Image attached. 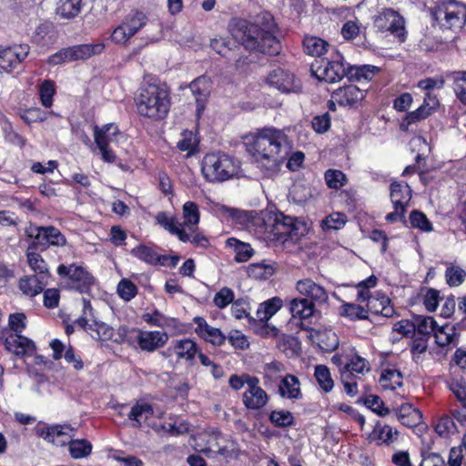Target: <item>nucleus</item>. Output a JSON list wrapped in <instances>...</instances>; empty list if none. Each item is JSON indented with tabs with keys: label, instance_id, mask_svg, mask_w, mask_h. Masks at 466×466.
Wrapping results in <instances>:
<instances>
[{
	"label": "nucleus",
	"instance_id": "1",
	"mask_svg": "<svg viewBox=\"0 0 466 466\" xmlns=\"http://www.w3.org/2000/svg\"><path fill=\"white\" fill-rule=\"evenodd\" d=\"M246 147L263 177H274L279 173L291 146L282 130L265 127L246 142Z\"/></svg>",
	"mask_w": 466,
	"mask_h": 466
},
{
	"label": "nucleus",
	"instance_id": "2",
	"mask_svg": "<svg viewBox=\"0 0 466 466\" xmlns=\"http://www.w3.org/2000/svg\"><path fill=\"white\" fill-rule=\"evenodd\" d=\"M228 31L246 49L270 56L278 55L280 51V42L276 35L278 26L268 12L258 14L253 22L233 18L228 24Z\"/></svg>",
	"mask_w": 466,
	"mask_h": 466
},
{
	"label": "nucleus",
	"instance_id": "3",
	"mask_svg": "<svg viewBox=\"0 0 466 466\" xmlns=\"http://www.w3.org/2000/svg\"><path fill=\"white\" fill-rule=\"evenodd\" d=\"M137 113L153 121L163 120L168 115L171 98L169 90L164 84L143 85L136 98Z\"/></svg>",
	"mask_w": 466,
	"mask_h": 466
},
{
	"label": "nucleus",
	"instance_id": "4",
	"mask_svg": "<svg viewBox=\"0 0 466 466\" xmlns=\"http://www.w3.org/2000/svg\"><path fill=\"white\" fill-rule=\"evenodd\" d=\"M239 168V162L236 158L222 152L206 154L201 165L205 179L213 183L233 178L238 176Z\"/></svg>",
	"mask_w": 466,
	"mask_h": 466
},
{
	"label": "nucleus",
	"instance_id": "5",
	"mask_svg": "<svg viewBox=\"0 0 466 466\" xmlns=\"http://www.w3.org/2000/svg\"><path fill=\"white\" fill-rule=\"evenodd\" d=\"M126 139V136L120 132L118 127L114 123H109L101 127H94L95 147L92 151L97 150L104 162L113 164L116 160V155L111 148V145H117Z\"/></svg>",
	"mask_w": 466,
	"mask_h": 466
},
{
	"label": "nucleus",
	"instance_id": "6",
	"mask_svg": "<svg viewBox=\"0 0 466 466\" xmlns=\"http://www.w3.org/2000/svg\"><path fill=\"white\" fill-rule=\"evenodd\" d=\"M431 15L441 28H461L466 24V5L456 0H443L431 9Z\"/></svg>",
	"mask_w": 466,
	"mask_h": 466
},
{
	"label": "nucleus",
	"instance_id": "7",
	"mask_svg": "<svg viewBox=\"0 0 466 466\" xmlns=\"http://www.w3.org/2000/svg\"><path fill=\"white\" fill-rule=\"evenodd\" d=\"M311 72L319 81L327 83L339 81L347 73L343 63V56L338 50L333 49L329 58L316 61L312 64Z\"/></svg>",
	"mask_w": 466,
	"mask_h": 466
},
{
	"label": "nucleus",
	"instance_id": "8",
	"mask_svg": "<svg viewBox=\"0 0 466 466\" xmlns=\"http://www.w3.org/2000/svg\"><path fill=\"white\" fill-rule=\"evenodd\" d=\"M272 233L279 241L285 242L288 238L297 241L308 233V226L297 218L279 212L274 216Z\"/></svg>",
	"mask_w": 466,
	"mask_h": 466
},
{
	"label": "nucleus",
	"instance_id": "9",
	"mask_svg": "<svg viewBox=\"0 0 466 466\" xmlns=\"http://www.w3.org/2000/svg\"><path fill=\"white\" fill-rule=\"evenodd\" d=\"M190 445L198 451L227 456L232 446L230 441L218 431L210 429L194 436Z\"/></svg>",
	"mask_w": 466,
	"mask_h": 466
},
{
	"label": "nucleus",
	"instance_id": "10",
	"mask_svg": "<svg viewBox=\"0 0 466 466\" xmlns=\"http://www.w3.org/2000/svg\"><path fill=\"white\" fill-rule=\"evenodd\" d=\"M105 48L104 44H85L71 47L62 48L50 56L47 63L51 66H57L80 59H87L94 55L100 54Z\"/></svg>",
	"mask_w": 466,
	"mask_h": 466
},
{
	"label": "nucleus",
	"instance_id": "11",
	"mask_svg": "<svg viewBox=\"0 0 466 466\" xmlns=\"http://www.w3.org/2000/svg\"><path fill=\"white\" fill-rule=\"evenodd\" d=\"M147 17L143 12L128 14L121 23L114 28L111 40L117 45H127L129 40L147 25Z\"/></svg>",
	"mask_w": 466,
	"mask_h": 466
},
{
	"label": "nucleus",
	"instance_id": "12",
	"mask_svg": "<svg viewBox=\"0 0 466 466\" xmlns=\"http://www.w3.org/2000/svg\"><path fill=\"white\" fill-rule=\"evenodd\" d=\"M375 28L382 33H390L403 42L405 40V22L401 15L392 9H383L374 18Z\"/></svg>",
	"mask_w": 466,
	"mask_h": 466
},
{
	"label": "nucleus",
	"instance_id": "13",
	"mask_svg": "<svg viewBox=\"0 0 466 466\" xmlns=\"http://www.w3.org/2000/svg\"><path fill=\"white\" fill-rule=\"evenodd\" d=\"M57 274L61 278H67L73 287L80 292H86L96 283V279L86 267L80 264H61L57 268Z\"/></svg>",
	"mask_w": 466,
	"mask_h": 466
},
{
	"label": "nucleus",
	"instance_id": "14",
	"mask_svg": "<svg viewBox=\"0 0 466 466\" xmlns=\"http://www.w3.org/2000/svg\"><path fill=\"white\" fill-rule=\"evenodd\" d=\"M198 353V345L190 339H175L169 347L160 352L165 359L175 358L177 362L186 361L188 363L193 362Z\"/></svg>",
	"mask_w": 466,
	"mask_h": 466
},
{
	"label": "nucleus",
	"instance_id": "15",
	"mask_svg": "<svg viewBox=\"0 0 466 466\" xmlns=\"http://www.w3.org/2000/svg\"><path fill=\"white\" fill-rule=\"evenodd\" d=\"M248 387L242 394V403L246 409L252 411H258L265 408L269 401V395L260 386V380L258 377L249 379Z\"/></svg>",
	"mask_w": 466,
	"mask_h": 466
},
{
	"label": "nucleus",
	"instance_id": "16",
	"mask_svg": "<svg viewBox=\"0 0 466 466\" xmlns=\"http://www.w3.org/2000/svg\"><path fill=\"white\" fill-rule=\"evenodd\" d=\"M39 437L56 446L69 444L76 434V431L68 424L43 425L36 428Z\"/></svg>",
	"mask_w": 466,
	"mask_h": 466
},
{
	"label": "nucleus",
	"instance_id": "17",
	"mask_svg": "<svg viewBox=\"0 0 466 466\" xmlns=\"http://www.w3.org/2000/svg\"><path fill=\"white\" fill-rule=\"evenodd\" d=\"M267 83L282 93H299L301 91V83L293 74L282 68L272 70Z\"/></svg>",
	"mask_w": 466,
	"mask_h": 466
},
{
	"label": "nucleus",
	"instance_id": "18",
	"mask_svg": "<svg viewBox=\"0 0 466 466\" xmlns=\"http://www.w3.org/2000/svg\"><path fill=\"white\" fill-rule=\"evenodd\" d=\"M296 290L298 293L307 299L313 305H323L329 301V293L327 289L309 278L302 279L297 281Z\"/></svg>",
	"mask_w": 466,
	"mask_h": 466
},
{
	"label": "nucleus",
	"instance_id": "19",
	"mask_svg": "<svg viewBox=\"0 0 466 466\" xmlns=\"http://www.w3.org/2000/svg\"><path fill=\"white\" fill-rule=\"evenodd\" d=\"M29 51L27 44L14 45L0 50V71L11 72L27 57Z\"/></svg>",
	"mask_w": 466,
	"mask_h": 466
},
{
	"label": "nucleus",
	"instance_id": "20",
	"mask_svg": "<svg viewBox=\"0 0 466 466\" xmlns=\"http://www.w3.org/2000/svg\"><path fill=\"white\" fill-rule=\"evenodd\" d=\"M134 340L141 350L152 352L163 347L167 342L168 335L160 330L149 331L137 329L135 331Z\"/></svg>",
	"mask_w": 466,
	"mask_h": 466
},
{
	"label": "nucleus",
	"instance_id": "21",
	"mask_svg": "<svg viewBox=\"0 0 466 466\" xmlns=\"http://www.w3.org/2000/svg\"><path fill=\"white\" fill-rule=\"evenodd\" d=\"M162 412L155 414L151 404L145 400H137L127 414V418L131 420V426L134 428H141L144 426H151L148 420L154 416L160 417Z\"/></svg>",
	"mask_w": 466,
	"mask_h": 466
},
{
	"label": "nucleus",
	"instance_id": "22",
	"mask_svg": "<svg viewBox=\"0 0 466 466\" xmlns=\"http://www.w3.org/2000/svg\"><path fill=\"white\" fill-rule=\"evenodd\" d=\"M308 337L320 350L330 352L335 350L339 346V338L337 334L330 329H308Z\"/></svg>",
	"mask_w": 466,
	"mask_h": 466
},
{
	"label": "nucleus",
	"instance_id": "23",
	"mask_svg": "<svg viewBox=\"0 0 466 466\" xmlns=\"http://www.w3.org/2000/svg\"><path fill=\"white\" fill-rule=\"evenodd\" d=\"M193 321L196 324L195 332L199 338L214 346L224 344L226 336L219 329L208 325L202 317H195Z\"/></svg>",
	"mask_w": 466,
	"mask_h": 466
},
{
	"label": "nucleus",
	"instance_id": "24",
	"mask_svg": "<svg viewBox=\"0 0 466 466\" xmlns=\"http://www.w3.org/2000/svg\"><path fill=\"white\" fill-rule=\"evenodd\" d=\"M86 318H79L76 320V324L86 330L93 339L102 341L110 340L115 334L114 329L102 321L92 320Z\"/></svg>",
	"mask_w": 466,
	"mask_h": 466
},
{
	"label": "nucleus",
	"instance_id": "25",
	"mask_svg": "<svg viewBox=\"0 0 466 466\" xmlns=\"http://www.w3.org/2000/svg\"><path fill=\"white\" fill-rule=\"evenodd\" d=\"M331 97L343 106L359 105L365 97V90L354 85L340 87L334 91Z\"/></svg>",
	"mask_w": 466,
	"mask_h": 466
},
{
	"label": "nucleus",
	"instance_id": "26",
	"mask_svg": "<svg viewBox=\"0 0 466 466\" xmlns=\"http://www.w3.org/2000/svg\"><path fill=\"white\" fill-rule=\"evenodd\" d=\"M35 244L37 246L62 247L66 245L65 236L55 227H38L35 228Z\"/></svg>",
	"mask_w": 466,
	"mask_h": 466
},
{
	"label": "nucleus",
	"instance_id": "27",
	"mask_svg": "<svg viewBox=\"0 0 466 466\" xmlns=\"http://www.w3.org/2000/svg\"><path fill=\"white\" fill-rule=\"evenodd\" d=\"M5 347L8 351L21 357L32 355L35 350L34 341L20 333L8 335L5 340Z\"/></svg>",
	"mask_w": 466,
	"mask_h": 466
},
{
	"label": "nucleus",
	"instance_id": "28",
	"mask_svg": "<svg viewBox=\"0 0 466 466\" xmlns=\"http://www.w3.org/2000/svg\"><path fill=\"white\" fill-rule=\"evenodd\" d=\"M435 343L442 348L449 350L457 346L459 342V332L455 325L444 323L438 325L434 333Z\"/></svg>",
	"mask_w": 466,
	"mask_h": 466
},
{
	"label": "nucleus",
	"instance_id": "29",
	"mask_svg": "<svg viewBox=\"0 0 466 466\" xmlns=\"http://www.w3.org/2000/svg\"><path fill=\"white\" fill-rule=\"evenodd\" d=\"M345 359L344 374L352 375L357 373L363 375L370 370V362L359 355L354 348H349L345 350Z\"/></svg>",
	"mask_w": 466,
	"mask_h": 466
},
{
	"label": "nucleus",
	"instance_id": "30",
	"mask_svg": "<svg viewBox=\"0 0 466 466\" xmlns=\"http://www.w3.org/2000/svg\"><path fill=\"white\" fill-rule=\"evenodd\" d=\"M278 394L282 399L298 400L302 398L300 381L298 377L292 374H286L279 381Z\"/></svg>",
	"mask_w": 466,
	"mask_h": 466
},
{
	"label": "nucleus",
	"instance_id": "31",
	"mask_svg": "<svg viewBox=\"0 0 466 466\" xmlns=\"http://www.w3.org/2000/svg\"><path fill=\"white\" fill-rule=\"evenodd\" d=\"M208 205H209V209L212 212L229 218L234 223L239 224L242 227H247L250 221L251 216L249 212L231 208L210 199H208Z\"/></svg>",
	"mask_w": 466,
	"mask_h": 466
},
{
	"label": "nucleus",
	"instance_id": "32",
	"mask_svg": "<svg viewBox=\"0 0 466 466\" xmlns=\"http://www.w3.org/2000/svg\"><path fill=\"white\" fill-rule=\"evenodd\" d=\"M45 279L46 276H25L20 279L18 288L24 295L31 298L35 297L43 291L46 285Z\"/></svg>",
	"mask_w": 466,
	"mask_h": 466
},
{
	"label": "nucleus",
	"instance_id": "33",
	"mask_svg": "<svg viewBox=\"0 0 466 466\" xmlns=\"http://www.w3.org/2000/svg\"><path fill=\"white\" fill-rule=\"evenodd\" d=\"M411 198V189L407 183L394 182L390 185V199L394 208L405 209Z\"/></svg>",
	"mask_w": 466,
	"mask_h": 466
},
{
	"label": "nucleus",
	"instance_id": "34",
	"mask_svg": "<svg viewBox=\"0 0 466 466\" xmlns=\"http://www.w3.org/2000/svg\"><path fill=\"white\" fill-rule=\"evenodd\" d=\"M367 310L372 314L382 315L387 318L391 317L394 313L390 299L382 293H376L369 299Z\"/></svg>",
	"mask_w": 466,
	"mask_h": 466
},
{
	"label": "nucleus",
	"instance_id": "35",
	"mask_svg": "<svg viewBox=\"0 0 466 466\" xmlns=\"http://www.w3.org/2000/svg\"><path fill=\"white\" fill-rule=\"evenodd\" d=\"M289 310L293 319L303 320L313 316L315 306L307 299L295 298L289 301Z\"/></svg>",
	"mask_w": 466,
	"mask_h": 466
},
{
	"label": "nucleus",
	"instance_id": "36",
	"mask_svg": "<svg viewBox=\"0 0 466 466\" xmlns=\"http://www.w3.org/2000/svg\"><path fill=\"white\" fill-rule=\"evenodd\" d=\"M377 72L379 68L371 65L352 66L348 67L346 76L352 82L368 83Z\"/></svg>",
	"mask_w": 466,
	"mask_h": 466
},
{
	"label": "nucleus",
	"instance_id": "37",
	"mask_svg": "<svg viewBox=\"0 0 466 466\" xmlns=\"http://www.w3.org/2000/svg\"><path fill=\"white\" fill-rule=\"evenodd\" d=\"M407 326L410 329L407 331H404L406 334H410L416 330L420 335L429 336L430 334L434 333L438 324L433 317L418 316L415 318L413 323H407Z\"/></svg>",
	"mask_w": 466,
	"mask_h": 466
},
{
	"label": "nucleus",
	"instance_id": "38",
	"mask_svg": "<svg viewBox=\"0 0 466 466\" xmlns=\"http://www.w3.org/2000/svg\"><path fill=\"white\" fill-rule=\"evenodd\" d=\"M83 0H58L56 14L64 19H73L82 11Z\"/></svg>",
	"mask_w": 466,
	"mask_h": 466
},
{
	"label": "nucleus",
	"instance_id": "39",
	"mask_svg": "<svg viewBox=\"0 0 466 466\" xmlns=\"http://www.w3.org/2000/svg\"><path fill=\"white\" fill-rule=\"evenodd\" d=\"M402 374L396 369L387 368L381 371L379 382L385 390H396L402 386Z\"/></svg>",
	"mask_w": 466,
	"mask_h": 466
},
{
	"label": "nucleus",
	"instance_id": "40",
	"mask_svg": "<svg viewBox=\"0 0 466 466\" xmlns=\"http://www.w3.org/2000/svg\"><path fill=\"white\" fill-rule=\"evenodd\" d=\"M314 378L321 392L329 393L333 390L335 382L329 369L326 365L319 364L315 366Z\"/></svg>",
	"mask_w": 466,
	"mask_h": 466
},
{
	"label": "nucleus",
	"instance_id": "41",
	"mask_svg": "<svg viewBox=\"0 0 466 466\" xmlns=\"http://www.w3.org/2000/svg\"><path fill=\"white\" fill-rule=\"evenodd\" d=\"M283 306L279 297H273L261 303L257 310V317L262 322L269 320Z\"/></svg>",
	"mask_w": 466,
	"mask_h": 466
},
{
	"label": "nucleus",
	"instance_id": "42",
	"mask_svg": "<svg viewBox=\"0 0 466 466\" xmlns=\"http://www.w3.org/2000/svg\"><path fill=\"white\" fill-rule=\"evenodd\" d=\"M157 220L166 230L173 235H176L181 242L187 243L188 238L187 231L183 228V225L176 221L172 218H168L165 213H159L157 216Z\"/></svg>",
	"mask_w": 466,
	"mask_h": 466
},
{
	"label": "nucleus",
	"instance_id": "43",
	"mask_svg": "<svg viewBox=\"0 0 466 466\" xmlns=\"http://www.w3.org/2000/svg\"><path fill=\"white\" fill-rule=\"evenodd\" d=\"M130 254L136 258L153 266L158 265L160 261V255L157 252L155 248L143 244L137 245L132 248Z\"/></svg>",
	"mask_w": 466,
	"mask_h": 466
},
{
	"label": "nucleus",
	"instance_id": "44",
	"mask_svg": "<svg viewBox=\"0 0 466 466\" xmlns=\"http://www.w3.org/2000/svg\"><path fill=\"white\" fill-rule=\"evenodd\" d=\"M303 47L309 56L320 57L328 52L329 45L322 38L309 35L304 38Z\"/></svg>",
	"mask_w": 466,
	"mask_h": 466
},
{
	"label": "nucleus",
	"instance_id": "45",
	"mask_svg": "<svg viewBox=\"0 0 466 466\" xmlns=\"http://www.w3.org/2000/svg\"><path fill=\"white\" fill-rule=\"evenodd\" d=\"M182 217L184 219L183 228H187L191 229L192 228H196L200 220V212L198 206L193 201H187L184 203L182 207Z\"/></svg>",
	"mask_w": 466,
	"mask_h": 466
},
{
	"label": "nucleus",
	"instance_id": "46",
	"mask_svg": "<svg viewBox=\"0 0 466 466\" xmlns=\"http://www.w3.org/2000/svg\"><path fill=\"white\" fill-rule=\"evenodd\" d=\"M227 244L234 248L236 253L235 259L238 262L248 261L253 255V249L248 243L230 238L227 240Z\"/></svg>",
	"mask_w": 466,
	"mask_h": 466
},
{
	"label": "nucleus",
	"instance_id": "47",
	"mask_svg": "<svg viewBox=\"0 0 466 466\" xmlns=\"http://www.w3.org/2000/svg\"><path fill=\"white\" fill-rule=\"evenodd\" d=\"M269 421L279 428H287L294 424L295 419L293 414L286 410H274L268 415Z\"/></svg>",
	"mask_w": 466,
	"mask_h": 466
},
{
	"label": "nucleus",
	"instance_id": "48",
	"mask_svg": "<svg viewBox=\"0 0 466 466\" xmlns=\"http://www.w3.org/2000/svg\"><path fill=\"white\" fill-rule=\"evenodd\" d=\"M340 315L350 320L368 319V310L360 305L344 302L340 307Z\"/></svg>",
	"mask_w": 466,
	"mask_h": 466
},
{
	"label": "nucleus",
	"instance_id": "49",
	"mask_svg": "<svg viewBox=\"0 0 466 466\" xmlns=\"http://www.w3.org/2000/svg\"><path fill=\"white\" fill-rule=\"evenodd\" d=\"M452 88L456 98L466 106V71L453 73Z\"/></svg>",
	"mask_w": 466,
	"mask_h": 466
},
{
	"label": "nucleus",
	"instance_id": "50",
	"mask_svg": "<svg viewBox=\"0 0 466 466\" xmlns=\"http://www.w3.org/2000/svg\"><path fill=\"white\" fill-rule=\"evenodd\" d=\"M69 445L70 455L74 459H81L88 456L92 451V444L86 440H72Z\"/></svg>",
	"mask_w": 466,
	"mask_h": 466
},
{
	"label": "nucleus",
	"instance_id": "51",
	"mask_svg": "<svg viewBox=\"0 0 466 466\" xmlns=\"http://www.w3.org/2000/svg\"><path fill=\"white\" fill-rule=\"evenodd\" d=\"M275 267L266 261L253 263L248 268L249 276L255 279H267L275 273Z\"/></svg>",
	"mask_w": 466,
	"mask_h": 466
},
{
	"label": "nucleus",
	"instance_id": "52",
	"mask_svg": "<svg viewBox=\"0 0 466 466\" xmlns=\"http://www.w3.org/2000/svg\"><path fill=\"white\" fill-rule=\"evenodd\" d=\"M466 278V271L454 265H450L445 270L446 282L450 287H458L463 283Z\"/></svg>",
	"mask_w": 466,
	"mask_h": 466
},
{
	"label": "nucleus",
	"instance_id": "53",
	"mask_svg": "<svg viewBox=\"0 0 466 466\" xmlns=\"http://www.w3.org/2000/svg\"><path fill=\"white\" fill-rule=\"evenodd\" d=\"M431 114L432 113L429 110V108L425 106V105L422 103V105L419 106L416 110L410 112L405 116V118L400 123V128L402 130H407L410 125L425 119Z\"/></svg>",
	"mask_w": 466,
	"mask_h": 466
},
{
	"label": "nucleus",
	"instance_id": "54",
	"mask_svg": "<svg viewBox=\"0 0 466 466\" xmlns=\"http://www.w3.org/2000/svg\"><path fill=\"white\" fill-rule=\"evenodd\" d=\"M161 428L172 436H179L189 431V424L185 420L176 418L172 421L164 422Z\"/></svg>",
	"mask_w": 466,
	"mask_h": 466
},
{
	"label": "nucleus",
	"instance_id": "55",
	"mask_svg": "<svg viewBox=\"0 0 466 466\" xmlns=\"http://www.w3.org/2000/svg\"><path fill=\"white\" fill-rule=\"evenodd\" d=\"M346 222L347 217L345 214L333 212L322 220L321 227L324 230H339L345 226Z\"/></svg>",
	"mask_w": 466,
	"mask_h": 466
},
{
	"label": "nucleus",
	"instance_id": "56",
	"mask_svg": "<svg viewBox=\"0 0 466 466\" xmlns=\"http://www.w3.org/2000/svg\"><path fill=\"white\" fill-rule=\"evenodd\" d=\"M410 222L412 228H418L423 232H431L433 227L426 215L419 210H413L410 214Z\"/></svg>",
	"mask_w": 466,
	"mask_h": 466
},
{
	"label": "nucleus",
	"instance_id": "57",
	"mask_svg": "<svg viewBox=\"0 0 466 466\" xmlns=\"http://www.w3.org/2000/svg\"><path fill=\"white\" fill-rule=\"evenodd\" d=\"M118 296L125 301H130L137 294V287L128 279H122L116 287Z\"/></svg>",
	"mask_w": 466,
	"mask_h": 466
},
{
	"label": "nucleus",
	"instance_id": "58",
	"mask_svg": "<svg viewBox=\"0 0 466 466\" xmlns=\"http://www.w3.org/2000/svg\"><path fill=\"white\" fill-rule=\"evenodd\" d=\"M324 177L327 186L333 189L342 187L347 182L345 174L338 169H328L324 174Z\"/></svg>",
	"mask_w": 466,
	"mask_h": 466
},
{
	"label": "nucleus",
	"instance_id": "59",
	"mask_svg": "<svg viewBox=\"0 0 466 466\" xmlns=\"http://www.w3.org/2000/svg\"><path fill=\"white\" fill-rule=\"evenodd\" d=\"M377 278L374 275L370 276L366 279L360 281L357 285L358 289V295L357 299L360 302L367 301V304H369V299H371L373 296H370V289L374 288L377 285Z\"/></svg>",
	"mask_w": 466,
	"mask_h": 466
},
{
	"label": "nucleus",
	"instance_id": "60",
	"mask_svg": "<svg viewBox=\"0 0 466 466\" xmlns=\"http://www.w3.org/2000/svg\"><path fill=\"white\" fill-rule=\"evenodd\" d=\"M142 319L147 323L160 328L168 326L170 323L176 321L175 319L166 317L157 309H155L152 312L144 313Z\"/></svg>",
	"mask_w": 466,
	"mask_h": 466
},
{
	"label": "nucleus",
	"instance_id": "61",
	"mask_svg": "<svg viewBox=\"0 0 466 466\" xmlns=\"http://www.w3.org/2000/svg\"><path fill=\"white\" fill-rule=\"evenodd\" d=\"M198 140L192 131H184L181 133V138L178 140L177 147L181 151H187L188 155L193 154L198 147Z\"/></svg>",
	"mask_w": 466,
	"mask_h": 466
},
{
	"label": "nucleus",
	"instance_id": "62",
	"mask_svg": "<svg viewBox=\"0 0 466 466\" xmlns=\"http://www.w3.org/2000/svg\"><path fill=\"white\" fill-rule=\"evenodd\" d=\"M189 88L196 97H207L210 90V81L206 76H199L191 82Z\"/></svg>",
	"mask_w": 466,
	"mask_h": 466
},
{
	"label": "nucleus",
	"instance_id": "63",
	"mask_svg": "<svg viewBox=\"0 0 466 466\" xmlns=\"http://www.w3.org/2000/svg\"><path fill=\"white\" fill-rule=\"evenodd\" d=\"M361 32V25L357 20H349L343 24L340 33L345 40L350 41L357 38Z\"/></svg>",
	"mask_w": 466,
	"mask_h": 466
},
{
	"label": "nucleus",
	"instance_id": "64",
	"mask_svg": "<svg viewBox=\"0 0 466 466\" xmlns=\"http://www.w3.org/2000/svg\"><path fill=\"white\" fill-rule=\"evenodd\" d=\"M448 387L457 400L466 406V382L461 379H451L448 381Z\"/></svg>",
	"mask_w": 466,
	"mask_h": 466
}]
</instances>
